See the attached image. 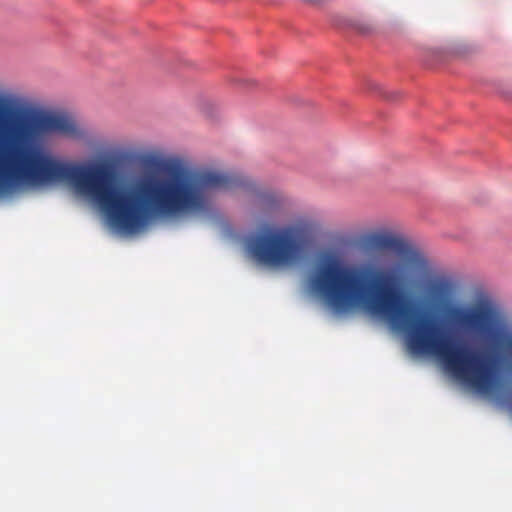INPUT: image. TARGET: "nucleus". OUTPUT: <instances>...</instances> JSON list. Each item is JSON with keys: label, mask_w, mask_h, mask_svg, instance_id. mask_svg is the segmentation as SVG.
Here are the masks:
<instances>
[{"label": "nucleus", "mask_w": 512, "mask_h": 512, "mask_svg": "<svg viewBox=\"0 0 512 512\" xmlns=\"http://www.w3.org/2000/svg\"><path fill=\"white\" fill-rule=\"evenodd\" d=\"M357 29L362 34H370L375 30V25L371 22L365 21L358 24Z\"/></svg>", "instance_id": "obj_4"}, {"label": "nucleus", "mask_w": 512, "mask_h": 512, "mask_svg": "<svg viewBox=\"0 0 512 512\" xmlns=\"http://www.w3.org/2000/svg\"><path fill=\"white\" fill-rule=\"evenodd\" d=\"M248 248L261 264L288 268L298 264L306 251V240L291 228L269 229L252 236Z\"/></svg>", "instance_id": "obj_2"}, {"label": "nucleus", "mask_w": 512, "mask_h": 512, "mask_svg": "<svg viewBox=\"0 0 512 512\" xmlns=\"http://www.w3.org/2000/svg\"><path fill=\"white\" fill-rule=\"evenodd\" d=\"M0 97V192L23 185L43 188L70 184L91 198L118 230L134 234L153 217L207 213L216 191L249 185L247 179L213 171L147 173L118 188L109 162L84 166L31 146L44 133L80 138L76 123L63 115L20 114Z\"/></svg>", "instance_id": "obj_1"}, {"label": "nucleus", "mask_w": 512, "mask_h": 512, "mask_svg": "<svg viewBox=\"0 0 512 512\" xmlns=\"http://www.w3.org/2000/svg\"><path fill=\"white\" fill-rule=\"evenodd\" d=\"M427 290L434 301L444 302L449 300L452 294L450 282L443 278L432 279L428 282Z\"/></svg>", "instance_id": "obj_3"}]
</instances>
